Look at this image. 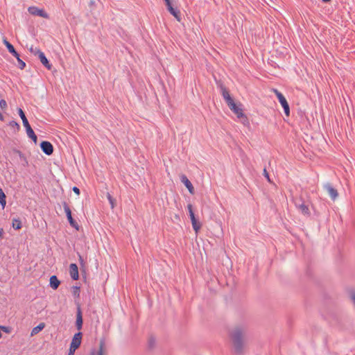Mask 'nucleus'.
<instances>
[{
	"instance_id": "obj_20",
	"label": "nucleus",
	"mask_w": 355,
	"mask_h": 355,
	"mask_svg": "<svg viewBox=\"0 0 355 355\" xmlns=\"http://www.w3.org/2000/svg\"><path fill=\"white\" fill-rule=\"evenodd\" d=\"M91 355H107V351L105 349V342L103 339H101L99 343V349L96 353L95 354L94 352H92Z\"/></svg>"
},
{
	"instance_id": "obj_34",
	"label": "nucleus",
	"mask_w": 355,
	"mask_h": 355,
	"mask_svg": "<svg viewBox=\"0 0 355 355\" xmlns=\"http://www.w3.org/2000/svg\"><path fill=\"white\" fill-rule=\"evenodd\" d=\"M77 349L73 348L71 346L69 347L68 355H74V353Z\"/></svg>"
},
{
	"instance_id": "obj_17",
	"label": "nucleus",
	"mask_w": 355,
	"mask_h": 355,
	"mask_svg": "<svg viewBox=\"0 0 355 355\" xmlns=\"http://www.w3.org/2000/svg\"><path fill=\"white\" fill-rule=\"evenodd\" d=\"M181 182L184 184V186L188 189L190 193H194V187L193 184L190 182V180L187 178L185 175H182L180 177Z\"/></svg>"
},
{
	"instance_id": "obj_24",
	"label": "nucleus",
	"mask_w": 355,
	"mask_h": 355,
	"mask_svg": "<svg viewBox=\"0 0 355 355\" xmlns=\"http://www.w3.org/2000/svg\"><path fill=\"white\" fill-rule=\"evenodd\" d=\"M0 205L2 208L4 209L6 205V196L3 192V189L0 188Z\"/></svg>"
},
{
	"instance_id": "obj_39",
	"label": "nucleus",
	"mask_w": 355,
	"mask_h": 355,
	"mask_svg": "<svg viewBox=\"0 0 355 355\" xmlns=\"http://www.w3.org/2000/svg\"><path fill=\"white\" fill-rule=\"evenodd\" d=\"M164 3H165V5H167L170 3L172 2V0H164Z\"/></svg>"
},
{
	"instance_id": "obj_12",
	"label": "nucleus",
	"mask_w": 355,
	"mask_h": 355,
	"mask_svg": "<svg viewBox=\"0 0 355 355\" xmlns=\"http://www.w3.org/2000/svg\"><path fill=\"white\" fill-rule=\"evenodd\" d=\"M82 337L83 334L80 331L75 334L72 338L70 346H71L73 348L78 349L81 344Z\"/></svg>"
},
{
	"instance_id": "obj_31",
	"label": "nucleus",
	"mask_w": 355,
	"mask_h": 355,
	"mask_svg": "<svg viewBox=\"0 0 355 355\" xmlns=\"http://www.w3.org/2000/svg\"><path fill=\"white\" fill-rule=\"evenodd\" d=\"M0 107L2 110H4V109H6L7 107V103H6V101L4 99H1L0 101Z\"/></svg>"
},
{
	"instance_id": "obj_36",
	"label": "nucleus",
	"mask_w": 355,
	"mask_h": 355,
	"mask_svg": "<svg viewBox=\"0 0 355 355\" xmlns=\"http://www.w3.org/2000/svg\"><path fill=\"white\" fill-rule=\"evenodd\" d=\"M37 50H40V49H37V48L33 49V47H31V48L30 49V51H31L32 53H33L34 55H38V53H36V52H37Z\"/></svg>"
},
{
	"instance_id": "obj_16",
	"label": "nucleus",
	"mask_w": 355,
	"mask_h": 355,
	"mask_svg": "<svg viewBox=\"0 0 355 355\" xmlns=\"http://www.w3.org/2000/svg\"><path fill=\"white\" fill-rule=\"evenodd\" d=\"M155 347V338H154L153 335H150L147 341V345L146 352V353H151L153 352Z\"/></svg>"
},
{
	"instance_id": "obj_13",
	"label": "nucleus",
	"mask_w": 355,
	"mask_h": 355,
	"mask_svg": "<svg viewBox=\"0 0 355 355\" xmlns=\"http://www.w3.org/2000/svg\"><path fill=\"white\" fill-rule=\"evenodd\" d=\"M38 53V57L40 60V62L42 63V64L47 68L48 69H51L52 67V65L49 63L48 59L45 56L44 53L41 51L40 50H37V52Z\"/></svg>"
},
{
	"instance_id": "obj_7",
	"label": "nucleus",
	"mask_w": 355,
	"mask_h": 355,
	"mask_svg": "<svg viewBox=\"0 0 355 355\" xmlns=\"http://www.w3.org/2000/svg\"><path fill=\"white\" fill-rule=\"evenodd\" d=\"M218 87L220 89L221 95L223 96L226 103L232 101L233 98L230 96L229 90L220 81L217 82Z\"/></svg>"
},
{
	"instance_id": "obj_4",
	"label": "nucleus",
	"mask_w": 355,
	"mask_h": 355,
	"mask_svg": "<svg viewBox=\"0 0 355 355\" xmlns=\"http://www.w3.org/2000/svg\"><path fill=\"white\" fill-rule=\"evenodd\" d=\"M272 92L276 95L279 102L284 109V114L289 116L290 115V107L288 103L284 96L277 89H272Z\"/></svg>"
},
{
	"instance_id": "obj_29",
	"label": "nucleus",
	"mask_w": 355,
	"mask_h": 355,
	"mask_svg": "<svg viewBox=\"0 0 355 355\" xmlns=\"http://www.w3.org/2000/svg\"><path fill=\"white\" fill-rule=\"evenodd\" d=\"M107 198L109 200L112 209H113L116 205V200L109 193L107 194Z\"/></svg>"
},
{
	"instance_id": "obj_6",
	"label": "nucleus",
	"mask_w": 355,
	"mask_h": 355,
	"mask_svg": "<svg viewBox=\"0 0 355 355\" xmlns=\"http://www.w3.org/2000/svg\"><path fill=\"white\" fill-rule=\"evenodd\" d=\"M295 205L302 214L307 216H309L311 215L308 206L304 204V202L302 197L295 200Z\"/></svg>"
},
{
	"instance_id": "obj_30",
	"label": "nucleus",
	"mask_w": 355,
	"mask_h": 355,
	"mask_svg": "<svg viewBox=\"0 0 355 355\" xmlns=\"http://www.w3.org/2000/svg\"><path fill=\"white\" fill-rule=\"evenodd\" d=\"M16 58H17V62H18V67L20 69H24L26 67V63L22 60L20 59V56L17 57Z\"/></svg>"
},
{
	"instance_id": "obj_23",
	"label": "nucleus",
	"mask_w": 355,
	"mask_h": 355,
	"mask_svg": "<svg viewBox=\"0 0 355 355\" xmlns=\"http://www.w3.org/2000/svg\"><path fill=\"white\" fill-rule=\"evenodd\" d=\"M45 326H46V324L44 322H41L37 326L33 328L31 333V336H33L39 334L42 330L44 329Z\"/></svg>"
},
{
	"instance_id": "obj_38",
	"label": "nucleus",
	"mask_w": 355,
	"mask_h": 355,
	"mask_svg": "<svg viewBox=\"0 0 355 355\" xmlns=\"http://www.w3.org/2000/svg\"><path fill=\"white\" fill-rule=\"evenodd\" d=\"M79 261L81 266L84 265V259L81 255L79 254Z\"/></svg>"
},
{
	"instance_id": "obj_9",
	"label": "nucleus",
	"mask_w": 355,
	"mask_h": 355,
	"mask_svg": "<svg viewBox=\"0 0 355 355\" xmlns=\"http://www.w3.org/2000/svg\"><path fill=\"white\" fill-rule=\"evenodd\" d=\"M40 148L44 153L51 155L53 153V146L51 142L43 141L40 143Z\"/></svg>"
},
{
	"instance_id": "obj_8",
	"label": "nucleus",
	"mask_w": 355,
	"mask_h": 355,
	"mask_svg": "<svg viewBox=\"0 0 355 355\" xmlns=\"http://www.w3.org/2000/svg\"><path fill=\"white\" fill-rule=\"evenodd\" d=\"M28 11L31 15L34 16H40L45 19L49 18V15L43 9H40L36 6H30L28 8Z\"/></svg>"
},
{
	"instance_id": "obj_5",
	"label": "nucleus",
	"mask_w": 355,
	"mask_h": 355,
	"mask_svg": "<svg viewBox=\"0 0 355 355\" xmlns=\"http://www.w3.org/2000/svg\"><path fill=\"white\" fill-rule=\"evenodd\" d=\"M62 205H63V208L64 209L67 220H68L70 225L72 227L75 228L76 230H78L79 225H78V223L76 221V220H74L73 218L72 217L71 211V209L69 207L68 204L65 201H64L62 202Z\"/></svg>"
},
{
	"instance_id": "obj_14",
	"label": "nucleus",
	"mask_w": 355,
	"mask_h": 355,
	"mask_svg": "<svg viewBox=\"0 0 355 355\" xmlns=\"http://www.w3.org/2000/svg\"><path fill=\"white\" fill-rule=\"evenodd\" d=\"M69 274L73 280H78L79 278L78 268L76 263H71L69 266Z\"/></svg>"
},
{
	"instance_id": "obj_28",
	"label": "nucleus",
	"mask_w": 355,
	"mask_h": 355,
	"mask_svg": "<svg viewBox=\"0 0 355 355\" xmlns=\"http://www.w3.org/2000/svg\"><path fill=\"white\" fill-rule=\"evenodd\" d=\"M187 208H188V210H189V216H190L191 220L193 221V220H197L196 218L195 214H194L193 211L192 205L189 204L187 205Z\"/></svg>"
},
{
	"instance_id": "obj_11",
	"label": "nucleus",
	"mask_w": 355,
	"mask_h": 355,
	"mask_svg": "<svg viewBox=\"0 0 355 355\" xmlns=\"http://www.w3.org/2000/svg\"><path fill=\"white\" fill-rule=\"evenodd\" d=\"M167 10L178 21L182 19L180 11L177 8H173L172 2L166 5Z\"/></svg>"
},
{
	"instance_id": "obj_27",
	"label": "nucleus",
	"mask_w": 355,
	"mask_h": 355,
	"mask_svg": "<svg viewBox=\"0 0 355 355\" xmlns=\"http://www.w3.org/2000/svg\"><path fill=\"white\" fill-rule=\"evenodd\" d=\"M191 223L194 231L196 232V233H198V232L201 228L200 223L198 220H193V221H191Z\"/></svg>"
},
{
	"instance_id": "obj_22",
	"label": "nucleus",
	"mask_w": 355,
	"mask_h": 355,
	"mask_svg": "<svg viewBox=\"0 0 355 355\" xmlns=\"http://www.w3.org/2000/svg\"><path fill=\"white\" fill-rule=\"evenodd\" d=\"M60 284V280L55 275H53L50 277V286L55 290L58 288Z\"/></svg>"
},
{
	"instance_id": "obj_32",
	"label": "nucleus",
	"mask_w": 355,
	"mask_h": 355,
	"mask_svg": "<svg viewBox=\"0 0 355 355\" xmlns=\"http://www.w3.org/2000/svg\"><path fill=\"white\" fill-rule=\"evenodd\" d=\"M10 125L12 126V127H16L17 128V130H19L20 128V126H19V123H17L15 121H10Z\"/></svg>"
},
{
	"instance_id": "obj_3",
	"label": "nucleus",
	"mask_w": 355,
	"mask_h": 355,
	"mask_svg": "<svg viewBox=\"0 0 355 355\" xmlns=\"http://www.w3.org/2000/svg\"><path fill=\"white\" fill-rule=\"evenodd\" d=\"M227 105L239 119H242L243 123L244 124L245 123V122L248 123V117L246 116L245 114H243V110L235 103L234 100L227 103Z\"/></svg>"
},
{
	"instance_id": "obj_25",
	"label": "nucleus",
	"mask_w": 355,
	"mask_h": 355,
	"mask_svg": "<svg viewBox=\"0 0 355 355\" xmlns=\"http://www.w3.org/2000/svg\"><path fill=\"white\" fill-rule=\"evenodd\" d=\"M12 227L16 230H20L22 227L21 221L19 218H13L12 219Z\"/></svg>"
},
{
	"instance_id": "obj_40",
	"label": "nucleus",
	"mask_w": 355,
	"mask_h": 355,
	"mask_svg": "<svg viewBox=\"0 0 355 355\" xmlns=\"http://www.w3.org/2000/svg\"><path fill=\"white\" fill-rule=\"evenodd\" d=\"M4 120V117L3 114L0 112V121H3Z\"/></svg>"
},
{
	"instance_id": "obj_37",
	"label": "nucleus",
	"mask_w": 355,
	"mask_h": 355,
	"mask_svg": "<svg viewBox=\"0 0 355 355\" xmlns=\"http://www.w3.org/2000/svg\"><path fill=\"white\" fill-rule=\"evenodd\" d=\"M73 191L76 193L77 195H79L80 194V189L76 187H73V189H72Z\"/></svg>"
},
{
	"instance_id": "obj_26",
	"label": "nucleus",
	"mask_w": 355,
	"mask_h": 355,
	"mask_svg": "<svg viewBox=\"0 0 355 355\" xmlns=\"http://www.w3.org/2000/svg\"><path fill=\"white\" fill-rule=\"evenodd\" d=\"M80 286H72V295L75 298L80 297Z\"/></svg>"
},
{
	"instance_id": "obj_15",
	"label": "nucleus",
	"mask_w": 355,
	"mask_h": 355,
	"mask_svg": "<svg viewBox=\"0 0 355 355\" xmlns=\"http://www.w3.org/2000/svg\"><path fill=\"white\" fill-rule=\"evenodd\" d=\"M326 191L328 192L329 195L331 198L332 200H335L338 196V193L337 190L332 187L330 183H327L324 186Z\"/></svg>"
},
{
	"instance_id": "obj_19",
	"label": "nucleus",
	"mask_w": 355,
	"mask_h": 355,
	"mask_svg": "<svg viewBox=\"0 0 355 355\" xmlns=\"http://www.w3.org/2000/svg\"><path fill=\"white\" fill-rule=\"evenodd\" d=\"M83 315L82 311L78 307L76 313V327L78 330H80L83 327Z\"/></svg>"
},
{
	"instance_id": "obj_35",
	"label": "nucleus",
	"mask_w": 355,
	"mask_h": 355,
	"mask_svg": "<svg viewBox=\"0 0 355 355\" xmlns=\"http://www.w3.org/2000/svg\"><path fill=\"white\" fill-rule=\"evenodd\" d=\"M350 297L355 306V291H353L351 293Z\"/></svg>"
},
{
	"instance_id": "obj_18",
	"label": "nucleus",
	"mask_w": 355,
	"mask_h": 355,
	"mask_svg": "<svg viewBox=\"0 0 355 355\" xmlns=\"http://www.w3.org/2000/svg\"><path fill=\"white\" fill-rule=\"evenodd\" d=\"M3 44L6 46L9 53H11L14 57L17 58L20 56L18 52L14 48L13 45L10 44L6 39L3 40Z\"/></svg>"
},
{
	"instance_id": "obj_41",
	"label": "nucleus",
	"mask_w": 355,
	"mask_h": 355,
	"mask_svg": "<svg viewBox=\"0 0 355 355\" xmlns=\"http://www.w3.org/2000/svg\"><path fill=\"white\" fill-rule=\"evenodd\" d=\"M3 234V230L2 228H0V236H2Z\"/></svg>"
},
{
	"instance_id": "obj_21",
	"label": "nucleus",
	"mask_w": 355,
	"mask_h": 355,
	"mask_svg": "<svg viewBox=\"0 0 355 355\" xmlns=\"http://www.w3.org/2000/svg\"><path fill=\"white\" fill-rule=\"evenodd\" d=\"M13 152L14 153L17 154L19 155V158H20V160L21 162V164L24 166V167H26L28 166V162L27 160V158L26 157L21 153V151H20L19 150H17V149H14L13 150Z\"/></svg>"
},
{
	"instance_id": "obj_10",
	"label": "nucleus",
	"mask_w": 355,
	"mask_h": 355,
	"mask_svg": "<svg viewBox=\"0 0 355 355\" xmlns=\"http://www.w3.org/2000/svg\"><path fill=\"white\" fill-rule=\"evenodd\" d=\"M167 10L178 21L182 19L180 11L177 8H173L172 2L166 5Z\"/></svg>"
},
{
	"instance_id": "obj_2",
	"label": "nucleus",
	"mask_w": 355,
	"mask_h": 355,
	"mask_svg": "<svg viewBox=\"0 0 355 355\" xmlns=\"http://www.w3.org/2000/svg\"><path fill=\"white\" fill-rule=\"evenodd\" d=\"M18 112H19V115L22 120L23 125L26 128L27 135L36 144L37 142V137L36 135L35 134L33 130L32 129L31 126L30 125L28 121L24 111L21 108H19Z\"/></svg>"
},
{
	"instance_id": "obj_42",
	"label": "nucleus",
	"mask_w": 355,
	"mask_h": 355,
	"mask_svg": "<svg viewBox=\"0 0 355 355\" xmlns=\"http://www.w3.org/2000/svg\"><path fill=\"white\" fill-rule=\"evenodd\" d=\"M331 0H322V2L324 3H328Z\"/></svg>"
},
{
	"instance_id": "obj_1",
	"label": "nucleus",
	"mask_w": 355,
	"mask_h": 355,
	"mask_svg": "<svg viewBox=\"0 0 355 355\" xmlns=\"http://www.w3.org/2000/svg\"><path fill=\"white\" fill-rule=\"evenodd\" d=\"M246 329L242 326H236L230 332L233 352L235 355H243L245 345Z\"/></svg>"
},
{
	"instance_id": "obj_33",
	"label": "nucleus",
	"mask_w": 355,
	"mask_h": 355,
	"mask_svg": "<svg viewBox=\"0 0 355 355\" xmlns=\"http://www.w3.org/2000/svg\"><path fill=\"white\" fill-rule=\"evenodd\" d=\"M263 175L265 178H266V179L268 180V182H270V178H269V173H268L266 167L263 168Z\"/></svg>"
}]
</instances>
